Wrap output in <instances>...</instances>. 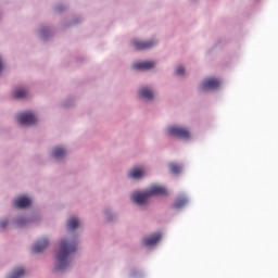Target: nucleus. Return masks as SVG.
<instances>
[{
  "instance_id": "5",
  "label": "nucleus",
  "mask_w": 278,
  "mask_h": 278,
  "mask_svg": "<svg viewBox=\"0 0 278 278\" xmlns=\"http://www.w3.org/2000/svg\"><path fill=\"white\" fill-rule=\"evenodd\" d=\"M220 86V80L218 78H206L200 85L201 90H216Z\"/></svg>"
},
{
  "instance_id": "6",
  "label": "nucleus",
  "mask_w": 278,
  "mask_h": 278,
  "mask_svg": "<svg viewBox=\"0 0 278 278\" xmlns=\"http://www.w3.org/2000/svg\"><path fill=\"white\" fill-rule=\"evenodd\" d=\"M148 194L150 197H166L168 194V190L166 188L160 186V185H154L148 189Z\"/></svg>"
},
{
  "instance_id": "10",
  "label": "nucleus",
  "mask_w": 278,
  "mask_h": 278,
  "mask_svg": "<svg viewBox=\"0 0 278 278\" xmlns=\"http://www.w3.org/2000/svg\"><path fill=\"white\" fill-rule=\"evenodd\" d=\"M162 240V235L160 232L152 235L149 238L143 239V244L146 247H155Z\"/></svg>"
},
{
  "instance_id": "12",
  "label": "nucleus",
  "mask_w": 278,
  "mask_h": 278,
  "mask_svg": "<svg viewBox=\"0 0 278 278\" xmlns=\"http://www.w3.org/2000/svg\"><path fill=\"white\" fill-rule=\"evenodd\" d=\"M139 96L141 99H146L147 101H153V91L147 87H143L139 90Z\"/></svg>"
},
{
  "instance_id": "8",
  "label": "nucleus",
  "mask_w": 278,
  "mask_h": 278,
  "mask_svg": "<svg viewBox=\"0 0 278 278\" xmlns=\"http://www.w3.org/2000/svg\"><path fill=\"white\" fill-rule=\"evenodd\" d=\"M13 204H14V207H18L20 210H23L31 205V200L27 197H21L14 200Z\"/></svg>"
},
{
  "instance_id": "4",
  "label": "nucleus",
  "mask_w": 278,
  "mask_h": 278,
  "mask_svg": "<svg viewBox=\"0 0 278 278\" xmlns=\"http://www.w3.org/2000/svg\"><path fill=\"white\" fill-rule=\"evenodd\" d=\"M149 191H136L131 194V201H134V203H136L137 205H144L147 203V201H149Z\"/></svg>"
},
{
  "instance_id": "17",
  "label": "nucleus",
  "mask_w": 278,
  "mask_h": 278,
  "mask_svg": "<svg viewBox=\"0 0 278 278\" xmlns=\"http://www.w3.org/2000/svg\"><path fill=\"white\" fill-rule=\"evenodd\" d=\"M168 168H169V173H172L173 175H179L181 173V165L177 163H170L168 165Z\"/></svg>"
},
{
  "instance_id": "11",
  "label": "nucleus",
  "mask_w": 278,
  "mask_h": 278,
  "mask_svg": "<svg viewBox=\"0 0 278 278\" xmlns=\"http://www.w3.org/2000/svg\"><path fill=\"white\" fill-rule=\"evenodd\" d=\"M48 247L49 240L41 239L33 247V253H42V251H45V249H47Z\"/></svg>"
},
{
  "instance_id": "14",
  "label": "nucleus",
  "mask_w": 278,
  "mask_h": 278,
  "mask_svg": "<svg viewBox=\"0 0 278 278\" xmlns=\"http://www.w3.org/2000/svg\"><path fill=\"white\" fill-rule=\"evenodd\" d=\"M142 175H144V172L140 167L132 168L128 174L131 179H140Z\"/></svg>"
},
{
  "instance_id": "21",
  "label": "nucleus",
  "mask_w": 278,
  "mask_h": 278,
  "mask_svg": "<svg viewBox=\"0 0 278 278\" xmlns=\"http://www.w3.org/2000/svg\"><path fill=\"white\" fill-rule=\"evenodd\" d=\"M17 225L18 227H23V225H25V219H17Z\"/></svg>"
},
{
  "instance_id": "15",
  "label": "nucleus",
  "mask_w": 278,
  "mask_h": 278,
  "mask_svg": "<svg viewBox=\"0 0 278 278\" xmlns=\"http://www.w3.org/2000/svg\"><path fill=\"white\" fill-rule=\"evenodd\" d=\"M13 97L14 99H25V97H27V90L23 88H16L13 91Z\"/></svg>"
},
{
  "instance_id": "3",
  "label": "nucleus",
  "mask_w": 278,
  "mask_h": 278,
  "mask_svg": "<svg viewBox=\"0 0 278 278\" xmlns=\"http://www.w3.org/2000/svg\"><path fill=\"white\" fill-rule=\"evenodd\" d=\"M17 119L20 125H36L38 123V118L31 112L20 113Z\"/></svg>"
},
{
  "instance_id": "9",
  "label": "nucleus",
  "mask_w": 278,
  "mask_h": 278,
  "mask_svg": "<svg viewBox=\"0 0 278 278\" xmlns=\"http://www.w3.org/2000/svg\"><path fill=\"white\" fill-rule=\"evenodd\" d=\"M155 66V63L152 61H146V62H140V63H135L132 65V68L136 71H151Z\"/></svg>"
},
{
  "instance_id": "13",
  "label": "nucleus",
  "mask_w": 278,
  "mask_h": 278,
  "mask_svg": "<svg viewBox=\"0 0 278 278\" xmlns=\"http://www.w3.org/2000/svg\"><path fill=\"white\" fill-rule=\"evenodd\" d=\"M188 204V199L185 197H179L173 204L174 210H181L185 205Z\"/></svg>"
},
{
  "instance_id": "2",
  "label": "nucleus",
  "mask_w": 278,
  "mask_h": 278,
  "mask_svg": "<svg viewBox=\"0 0 278 278\" xmlns=\"http://www.w3.org/2000/svg\"><path fill=\"white\" fill-rule=\"evenodd\" d=\"M167 132L169 136H174L175 138H182V140L190 139V130H188L187 128L170 126L167 128Z\"/></svg>"
},
{
  "instance_id": "18",
  "label": "nucleus",
  "mask_w": 278,
  "mask_h": 278,
  "mask_svg": "<svg viewBox=\"0 0 278 278\" xmlns=\"http://www.w3.org/2000/svg\"><path fill=\"white\" fill-rule=\"evenodd\" d=\"M68 229H77L79 227V220L75 217H72L67 222Z\"/></svg>"
},
{
  "instance_id": "16",
  "label": "nucleus",
  "mask_w": 278,
  "mask_h": 278,
  "mask_svg": "<svg viewBox=\"0 0 278 278\" xmlns=\"http://www.w3.org/2000/svg\"><path fill=\"white\" fill-rule=\"evenodd\" d=\"M64 155H66V150H64L63 148L58 147L53 150V157H55V160H62Z\"/></svg>"
},
{
  "instance_id": "1",
  "label": "nucleus",
  "mask_w": 278,
  "mask_h": 278,
  "mask_svg": "<svg viewBox=\"0 0 278 278\" xmlns=\"http://www.w3.org/2000/svg\"><path fill=\"white\" fill-rule=\"evenodd\" d=\"M75 251H77V242L75 240H62L60 251L56 255L55 270H64V268H67L71 264V255H73Z\"/></svg>"
},
{
  "instance_id": "19",
  "label": "nucleus",
  "mask_w": 278,
  "mask_h": 278,
  "mask_svg": "<svg viewBox=\"0 0 278 278\" xmlns=\"http://www.w3.org/2000/svg\"><path fill=\"white\" fill-rule=\"evenodd\" d=\"M185 70L184 67L179 66L178 68H176V75H184Z\"/></svg>"
},
{
  "instance_id": "7",
  "label": "nucleus",
  "mask_w": 278,
  "mask_h": 278,
  "mask_svg": "<svg viewBox=\"0 0 278 278\" xmlns=\"http://www.w3.org/2000/svg\"><path fill=\"white\" fill-rule=\"evenodd\" d=\"M155 45V41H140V40H132V46L137 51H142L144 49H151Z\"/></svg>"
},
{
  "instance_id": "20",
  "label": "nucleus",
  "mask_w": 278,
  "mask_h": 278,
  "mask_svg": "<svg viewBox=\"0 0 278 278\" xmlns=\"http://www.w3.org/2000/svg\"><path fill=\"white\" fill-rule=\"evenodd\" d=\"M0 227L1 229H5V227H8V219L0 222Z\"/></svg>"
}]
</instances>
